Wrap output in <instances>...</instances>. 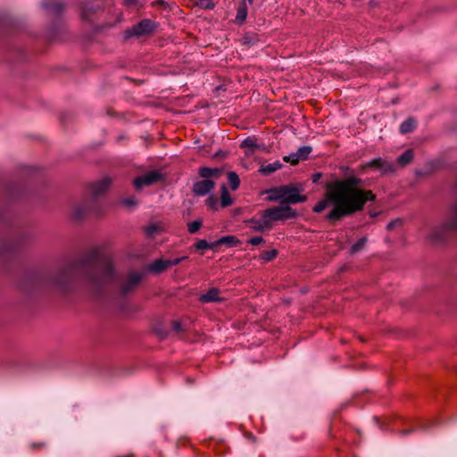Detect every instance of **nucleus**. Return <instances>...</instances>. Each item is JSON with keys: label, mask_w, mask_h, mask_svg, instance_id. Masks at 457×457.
Listing matches in <instances>:
<instances>
[{"label": "nucleus", "mask_w": 457, "mask_h": 457, "mask_svg": "<svg viewBox=\"0 0 457 457\" xmlns=\"http://www.w3.org/2000/svg\"><path fill=\"white\" fill-rule=\"evenodd\" d=\"M138 0H123V4L128 7L136 6Z\"/></svg>", "instance_id": "58836bf2"}, {"label": "nucleus", "mask_w": 457, "mask_h": 457, "mask_svg": "<svg viewBox=\"0 0 457 457\" xmlns=\"http://www.w3.org/2000/svg\"><path fill=\"white\" fill-rule=\"evenodd\" d=\"M103 1L102 0H90L82 5V19L83 20H89L90 15L93 12H96V11L100 10L103 7Z\"/></svg>", "instance_id": "9d476101"}, {"label": "nucleus", "mask_w": 457, "mask_h": 457, "mask_svg": "<svg viewBox=\"0 0 457 457\" xmlns=\"http://www.w3.org/2000/svg\"><path fill=\"white\" fill-rule=\"evenodd\" d=\"M300 192V188L295 184L274 187L267 191L269 200L287 204L304 203L307 198Z\"/></svg>", "instance_id": "39448f33"}, {"label": "nucleus", "mask_w": 457, "mask_h": 457, "mask_svg": "<svg viewBox=\"0 0 457 457\" xmlns=\"http://www.w3.org/2000/svg\"><path fill=\"white\" fill-rule=\"evenodd\" d=\"M214 182L211 179L197 181L193 186V193L198 196L205 195L214 187Z\"/></svg>", "instance_id": "f8f14e48"}, {"label": "nucleus", "mask_w": 457, "mask_h": 457, "mask_svg": "<svg viewBox=\"0 0 457 457\" xmlns=\"http://www.w3.org/2000/svg\"><path fill=\"white\" fill-rule=\"evenodd\" d=\"M120 204L121 205H123L125 208H127L128 210L131 211L137 206L138 201L137 200V198L135 196H128V197L120 200Z\"/></svg>", "instance_id": "b1692460"}, {"label": "nucleus", "mask_w": 457, "mask_h": 457, "mask_svg": "<svg viewBox=\"0 0 457 457\" xmlns=\"http://www.w3.org/2000/svg\"><path fill=\"white\" fill-rule=\"evenodd\" d=\"M445 226L447 228L457 229V204L453 208L451 217L446 221Z\"/></svg>", "instance_id": "393cba45"}, {"label": "nucleus", "mask_w": 457, "mask_h": 457, "mask_svg": "<svg viewBox=\"0 0 457 457\" xmlns=\"http://www.w3.org/2000/svg\"><path fill=\"white\" fill-rule=\"evenodd\" d=\"M366 238L365 237H362V238H360L351 248V251L352 253H356L358 251H360L363 246L364 245L366 244Z\"/></svg>", "instance_id": "473e14b6"}, {"label": "nucleus", "mask_w": 457, "mask_h": 457, "mask_svg": "<svg viewBox=\"0 0 457 457\" xmlns=\"http://www.w3.org/2000/svg\"><path fill=\"white\" fill-rule=\"evenodd\" d=\"M167 269H169L167 261L162 258L155 260L146 267V270L153 274H160Z\"/></svg>", "instance_id": "ddd939ff"}, {"label": "nucleus", "mask_w": 457, "mask_h": 457, "mask_svg": "<svg viewBox=\"0 0 457 457\" xmlns=\"http://www.w3.org/2000/svg\"><path fill=\"white\" fill-rule=\"evenodd\" d=\"M119 304H120V300L116 297V303H115V306H116V317L118 316V314L120 313V308H119Z\"/></svg>", "instance_id": "a19ab883"}, {"label": "nucleus", "mask_w": 457, "mask_h": 457, "mask_svg": "<svg viewBox=\"0 0 457 457\" xmlns=\"http://www.w3.org/2000/svg\"><path fill=\"white\" fill-rule=\"evenodd\" d=\"M173 328L176 330V331H179L180 330V324L177 321H174L173 322Z\"/></svg>", "instance_id": "79ce46f5"}, {"label": "nucleus", "mask_w": 457, "mask_h": 457, "mask_svg": "<svg viewBox=\"0 0 457 457\" xmlns=\"http://www.w3.org/2000/svg\"><path fill=\"white\" fill-rule=\"evenodd\" d=\"M286 162H289L292 165H296L301 160L298 157L297 153L290 154L283 158Z\"/></svg>", "instance_id": "2f4dec72"}, {"label": "nucleus", "mask_w": 457, "mask_h": 457, "mask_svg": "<svg viewBox=\"0 0 457 457\" xmlns=\"http://www.w3.org/2000/svg\"><path fill=\"white\" fill-rule=\"evenodd\" d=\"M24 239H25L24 237H20L19 240L16 242V245H17L16 247L20 246L22 244Z\"/></svg>", "instance_id": "37998d69"}, {"label": "nucleus", "mask_w": 457, "mask_h": 457, "mask_svg": "<svg viewBox=\"0 0 457 457\" xmlns=\"http://www.w3.org/2000/svg\"><path fill=\"white\" fill-rule=\"evenodd\" d=\"M228 182L232 190L237 189L240 184L238 175L234 171H229L228 173Z\"/></svg>", "instance_id": "5701e85b"}, {"label": "nucleus", "mask_w": 457, "mask_h": 457, "mask_svg": "<svg viewBox=\"0 0 457 457\" xmlns=\"http://www.w3.org/2000/svg\"><path fill=\"white\" fill-rule=\"evenodd\" d=\"M112 183L111 178H104L92 185L86 191L83 204L73 207L71 217L75 220H82L88 215L99 216L104 212L100 198L105 195Z\"/></svg>", "instance_id": "7ed1b4c3"}, {"label": "nucleus", "mask_w": 457, "mask_h": 457, "mask_svg": "<svg viewBox=\"0 0 457 457\" xmlns=\"http://www.w3.org/2000/svg\"><path fill=\"white\" fill-rule=\"evenodd\" d=\"M401 224H402V220H393V221L389 222V223L387 224V227H386V228H387V229H388V230H391V229H393L395 226H398V225H401Z\"/></svg>", "instance_id": "4c0bfd02"}, {"label": "nucleus", "mask_w": 457, "mask_h": 457, "mask_svg": "<svg viewBox=\"0 0 457 457\" xmlns=\"http://www.w3.org/2000/svg\"><path fill=\"white\" fill-rule=\"evenodd\" d=\"M45 445H46L45 443H38V444L33 443V444H31L30 446L32 449H39V448L44 447Z\"/></svg>", "instance_id": "ea45409f"}, {"label": "nucleus", "mask_w": 457, "mask_h": 457, "mask_svg": "<svg viewBox=\"0 0 457 457\" xmlns=\"http://www.w3.org/2000/svg\"><path fill=\"white\" fill-rule=\"evenodd\" d=\"M282 163L279 161H276L271 163L262 165L259 171L263 175H270L278 170L282 168Z\"/></svg>", "instance_id": "a211bd4d"}, {"label": "nucleus", "mask_w": 457, "mask_h": 457, "mask_svg": "<svg viewBox=\"0 0 457 457\" xmlns=\"http://www.w3.org/2000/svg\"><path fill=\"white\" fill-rule=\"evenodd\" d=\"M250 4H253V0H246Z\"/></svg>", "instance_id": "de8ad7c7"}, {"label": "nucleus", "mask_w": 457, "mask_h": 457, "mask_svg": "<svg viewBox=\"0 0 457 457\" xmlns=\"http://www.w3.org/2000/svg\"><path fill=\"white\" fill-rule=\"evenodd\" d=\"M157 230L158 227L154 224L149 225L145 228V232L148 237H153Z\"/></svg>", "instance_id": "f704fd0d"}, {"label": "nucleus", "mask_w": 457, "mask_h": 457, "mask_svg": "<svg viewBox=\"0 0 457 457\" xmlns=\"http://www.w3.org/2000/svg\"><path fill=\"white\" fill-rule=\"evenodd\" d=\"M114 268L112 256L102 247L94 248L79 259L57 267L45 278V283L67 292L82 282L96 298H102L112 288Z\"/></svg>", "instance_id": "f257e3e1"}, {"label": "nucleus", "mask_w": 457, "mask_h": 457, "mask_svg": "<svg viewBox=\"0 0 457 457\" xmlns=\"http://www.w3.org/2000/svg\"><path fill=\"white\" fill-rule=\"evenodd\" d=\"M144 275L139 272H132L128 276V278L123 285L121 291L123 295L128 294L129 292L134 290L137 285L141 282L143 279Z\"/></svg>", "instance_id": "1a4fd4ad"}, {"label": "nucleus", "mask_w": 457, "mask_h": 457, "mask_svg": "<svg viewBox=\"0 0 457 457\" xmlns=\"http://www.w3.org/2000/svg\"><path fill=\"white\" fill-rule=\"evenodd\" d=\"M263 242H264V239L262 237H253L247 241V243L252 245H259L260 244H262Z\"/></svg>", "instance_id": "e433bc0d"}, {"label": "nucleus", "mask_w": 457, "mask_h": 457, "mask_svg": "<svg viewBox=\"0 0 457 457\" xmlns=\"http://www.w3.org/2000/svg\"><path fill=\"white\" fill-rule=\"evenodd\" d=\"M156 24L150 19H144L137 24L134 25L131 29L125 31V38L131 37H141L145 35H150L154 31Z\"/></svg>", "instance_id": "423d86ee"}, {"label": "nucleus", "mask_w": 457, "mask_h": 457, "mask_svg": "<svg viewBox=\"0 0 457 457\" xmlns=\"http://www.w3.org/2000/svg\"><path fill=\"white\" fill-rule=\"evenodd\" d=\"M187 258V256H183V257L175 258L172 260H166L167 263H168V267L170 268L171 266H176V265L179 264L182 261L186 260Z\"/></svg>", "instance_id": "c9c22d12"}, {"label": "nucleus", "mask_w": 457, "mask_h": 457, "mask_svg": "<svg viewBox=\"0 0 457 457\" xmlns=\"http://www.w3.org/2000/svg\"><path fill=\"white\" fill-rule=\"evenodd\" d=\"M321 177L320 173H317L313 176V182L318 181V179Z\"/></svg>", "instance_id": "c03bdc74"}, {"label": "nucleus", "mask_w": 457, "mask_h": 457, "mask_svg": "<svg viewBox=\"0 0 457 457\" xmlns=\"http://www.w3.org/2000/svg\"><path fill=\"white\" fill-rule=\"evenodd\" d=\"M242 149H245L246 155H252L256 150H263L264 145L257 144V138L254 137H247L240 145Z\"/></svg>", "instance_id": "9b49d317"}, {"label": "nucleus", "mask_w": 457, "mask_h": 457, "mask_svg": "<svg viewBox=\"0 0 457 457\" xmlns=\"http://www.w3.org/2000/svg\"><path fill=\"white\" fill-rule=\"evenodd\" d=\"M362 185L363 180L354 175L328 182L323 198L313 206L312 211L320 213L332 205L326 216L329 221H337L362 211L368 202L376 199L375 194L370 189L362 188Z\"/></svg>", "instance_id": "f03ea898"}, {"label": "nucleus", "mask_w": 457, "mask_h": 457, "mask_svg": "<svg viewBox=\"0 0 457 457\" xmlns=\"http://www.w3.org/2000/svg\"><path fill=\"white\" fill-rule=\"evenodd\" d=\"M278 255V251L273 249L270 251H263L261 253V259L264 262H270L275 259Z\"/></svg>", "instance_id": "cd10ccee"}, {"label": "nucleus", "mask_w": 457, "mask_h": 457, "mask_svg": "<svg viewBox=\"0 0 457 457\" xmlns=\"http://www.w3.org/2000/svg\"><path fill=\"white\" fill-rule=\"evenodd\" d=\"M413 151L408 149L397 158V163L402 167L406 166L413 160Z\"/></svg>", "instance_id": "aec40b11"}, {"label": "nucleus", "mask_w": 457, "mask_h": 457, "mask_svg": "<svg viewBox=\"0 0 457 457\" xmlns=\"http://www.w3.org/2000/svg\"><path fill=\"white\" fill-rule=\"evenodd\" d=\"M312 151V148L311 146L304 145L300 147L296 153L300 160H307Z\"/></svg>", "instance_id": "bb28decb"}, {"label": "nucleus", "mask_w": 457, "mask_h": 457, "mask_svg": "<svg viewBox=\"0 0 457 457\" xmlns=\"http://www.w3.org/2000/svg\"><path fill=\"white\" fill-rule=\"evenodd\" d=\"M162 179V175L158 170H151L145 174L137 177L134 179V186L137 189H141L143 187L151 186Z\"/></svg>", "instance_id": "0eeeda50"}, {"label": "nucleus", "mask_w": 457, "mask_h": 457, "mask_svg": "<svg viewBox=\"0 0 457 457\" xmlns=\"http://www.w3.org/2000/svg\"><path fill=\"white\" fill-rule=\"evenodd\" d=\"M244 44L245 45H254L258 41L257 34H245L244 37Z\"/></svg>", "instance_id": "7c9ffc66"}, {"label": "nucleus", "mask_w": 457, "mask_h": 457, "mask_svg": "<svg viewBox=\"0 0 457 457\" xmlns=\"http://www.w3.org/2000/svg\"><path fill=\"white\" fill-rule=\"evenodd\" d=\"M375 169L382 171L383 174L394 172L395 167L393 163L385 161L382 158H376L365 163L360 165V170L362 171L365 169Z\"/></svg>", "instance_id": "6e6552de"}, {"label": "nucleus", "mask_w": 457, "mask_h": 457, "mask_svg": "<svg viewBox=\"0 0 457 457\" xmlns=\"http://www.w3.org/2000/svg\"><path fill=\"white\" fill-rule=\"evenodd\" d=\"M206 205L210 208V209H212V210H215L217 208V205H218V199L217 197H215L214 195H210L206 201Z\"/></svg>", "instance_id": "72a5a7b5"}, {"label": "nucleus", "mask_w": 457, "mask_h": 457, "mask_svg": "<svg viewBox=\"0 0 457 457\" xmlns=\"http://www.w3.org/2000/svg\"><path fill=\"white\" fill-rule=\"evenodd\" d=\"M296 212L290 206H276L262 212L259 219H251L245 221L246 226L253 231L262 232L270 230L273 221L285 220L295 218Z\"/></svg>", "instance_id": "20e7f679"}, {"label": "nucleus", "mask_w": 457, "mask_h": 457, "mask_svg": "<svg viewBox=\"0 0 457 457\" xmlns=\"http://www.w3.org/2000/svg\"><path fill=\"white\" fill-rule=\"evenodd\" d=\"M240 243L239 239L235 236H226L214 242L216 247L221 245H228V246H236Z\"/></svg>", "instance_id": "6ab92c4d"}, {"label": "nucleus", "mask_w": 457, "mask_h": 457, "mask_svg": "<svg viewBox=\"0 0 457 457\" xmlns=\"http://www.w3.org/2000/svg\"><path fill=\"white\" fill-rule=\"evenodd\" d=\"M44 9L52 12L54 14H60L63 9L64 4L59 0H44L42 2Z\"/></svg>", "instance_id": "4468645a"}, {"label": "nucleus", "mask_w": 457, "mask_h": 457, "mask_svg": "<svg viewBox=\"0 0 457 457\" xmlns=\"http://www.w3.org/2000/svg\"><path fill=\"white\" fill-rule=\"evenodd\" d=\"M401 433H402L403 435H407V434H409V433H410V430H402V431H401Z\"/></svg>", "instance_id": "49530a36"}, {"label": "nucleus", "mask_w": 457, "mask_h": 457, "mask_svg": "<svg viewBox=\"0 0 457 457\" xmlns=\"http://www.w3.org/2000/svg\"><path fill=\"white\" fill-rule=\"evenodd\" d=\"M197 5L204 10H212L215 7L212 0H199Z\"/></svg>", "instance_id": "c756f323"}, {"label": "nucleus", "mask_w": 457, "mask_h": 457, "mask_svg": "<svg viewBox=\"0 0 457 457\" xmlns=\"http://www.w3.org/2000/svg\"><path fill=\"white\" fill-rule=\"evenodd\" d=\"M4 220V215L0 212V222Z\"/></svg>", "instance_id": "a18cd8bd"}, {"label": "nucleus", "mask_w": 457, "mask_h": 457, "mask_svg": "<svg viewBox=\"0 0 457 457\" xmlns=\"http://www.w3.org/2000/svg\"><path fill=\"white\" fill-rule=\"evenodd\" d=\"M203 222L201 220H194L187 223V230L190 234L196 233L202 227Z\"/></svg>", "instance_id": "c85d7f7f"}, {"label": "nucleus", "mask_w": 457, "mask_h": 457, "mask_svg": "<svg viewBox=\"0 0 457 457\" xmlns=\"http://www.w3.org/2000/svg\"><path fill=\"white\" fill-rule=\"evenodd\" d=\"M220 293L218 288L212 287L207 293L201 295L199 301L204 303L220 302L222 299L220 297Z\"/></svg>", "instance_id": "2eb2a0df"}, {"label": "nucleus", "mask_w": 457, "mask_h": 457, "mask_svg": "<svg viewBox=\"0 0 457 457\" xmlns=\"http://www.w3.org/2000/svg\"><path fill=\"white\" fill-rule=\"evenodd\" d=\"M416 127V121L413 118H409L404 120L400 126V132L402 134H407L411 132Z\"/></svg>", "instance_id": "412c9836"}, {"label": "nucleus", "mask_w": 457, "mask_h": 457, "mask_svg": "<svg viewBox=\"0 0 457 457\" xmlns=\"http://www.w3.org/2000/svg\"><path fill=\"white\" fill-rule=\"evenodd\" d=\"M195 248L196 250H206V249H214L216 248V245L213 243H208L205 239L197 240L195 245Z\"/></svg>", "instance_id": "a878e982"}, {"label": "nucleus", "mask_w": 457, "mask_h": 457, "mask_svg": "<svg viewBox=\"0 0 457 457\" xmlns=\"http://www.w3.org/2000/svg\"><path fill=\"white\" fill-rule=\"evenodd\" d=\"M248 13V7L246 0H242L237 7V15L235 18L236 23L242 25L245 23Z\"/></svg>", "instance_id": "dca6fc26"}, {"label": "nucleus", "mask_w": 457, "mask_h": 457, "mask_svg": "<svg viewBox=\"0 0 457 457\" xmlns=\"http://www.w3.org/2000/svg\"><path fill=\"white\" fill-rule=\"evenodd\" d=\"M198 173L202 178L209 179L210 178H218L221 174V170L218 168L201 167Z\"/></svg>", "instance_id": "f3484780"}, {"label": "nucleus", "mask_w": 457, "mask_h": 457, "mask_svg": "<svg viewBox=\"0 0 457 457\" xmlns=\"http://www.w3.org/2000/svg\"><path fill=\"white\" fill-rule=\"evenodd\" d=\"M233 203L232 198L225 186L221 188L220 205L222 207H228Z\"/></svg>", "instance_id": "4be33fe9"}]
</instances>
